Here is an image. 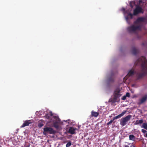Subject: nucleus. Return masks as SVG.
I'll return each instance as SVG.
<instances>
[{
    "instance_id": "obj_26",
    "label": "nucleus",
    "mask_w": 147,
    "mask_h": 147,
    "mask_svg": "<svg viewBox=\"0 0 147 147\" xmlns=\"http://www.w3.org/2000/svg\"><path fill=\"white\" fill-rule=\"evenodd\" d=\"M125 96H126V97H129L130 96V93L129 92L127 93L126 94Z\"/></svg>"
},
{
    "instance_id": "obj_31",
    "label": "nucleus",
    "mask_w": 147,
    "mask_h": 147,
    "mask_svg": "<svg viewBox=\"0 0 147 147\" xmlns=\"http://www.w3.org/2000/svg\"><path fill=\"white\" fill-rule=\"evenodd\" d=\"M74 131H75L77 130V129L76 128H74Z\"/></svg>"
},
{
    "instance_id": "obj_8",
    "label": "nucleus",
    "mask_w": 147,
    "mask_h": 147,
    "mask_svg": "<svg viewBox=\"0 0 147 147\" xmlns=\"http://www.w3.org/2000/svg\"><path fill=\"white\" fill-rule=\"evenodd\" d=\"M126 111L125 110L123 112L120 114L114 117H113V120H115L116 119L120 118L121 117L124 115L126 113Z\"/></svg>"
},
{
    "instance_id": "obj_3",
    "label": "nucleus",
    "mask_w": 147,
    "mask_h": 147,
    "mask_svg": "<svg viewBox=\"0 0 147 147\" xmlns=\"http://www.w3.org/2000/svg\"><path fill=\"white\" fill-rule=\"evenodd\" d=\"M120 91L119 88H117L114 91L113 94L114 97L113 99V102H117L118 99L121 96Z\"/></svg>"
},
{
    "instance_id": "obj_10",
    "label": "nucleus",
    "mask_w": 147,
    "mask_h": 147,
    "mask_svg": "<svg viewBox=\"0 0 147 147\" xmlns=\"http://www.w3.org/2000/svg\"><path fill=\"white\" fill-rule=\"evenodd\" d=\"M99 114V113L92 111L91 112V117H97Z\"/></svg>"
},
{
    "instance_id": "obj_12",
    "label": "nucleus",
    "mask_w": 147,
    "mask_h": 147,
    "mask_svg": "<svg viewBox=\"0 0 147 147\" xmlns=\"http://www.w3.org/2000/svg\"><path fill=\"white\" fill-rule=\"evenodd\" d=\"M138 52V50L137 49L134 47L132 48V53L134 55H136Z\"/></svg>"
},
{
    "instance_id": "obj_6",
    "label": "nucleus",
    "mask_w": 147,
    "mask_h": 147,
    "mask_svg": "<svg viewBox=\"0 0 147 147\" xmlns=\"http://www.w3.org/2000/svg\"><path fill=\"white\" fill-rule=\"evenodd\" d=\"M44 132H48L50 134H55L56 133V131L53 130L51 127H46L43 129Z\"/></svg>"
},
{
    "instance_id": "obj_30",
    "label": "nucleus",
    "mask_w": 147,
    "mask_h": 147,
    "mask_svg": "<svg viewBox=\"0 0 147 147\" xmlns=\"http://www.w3.org/2000/svg\"><path fill=\"white\" fill-rule=\"evenodd\" d=\"M124 147H129V146L128 145H125L124 146Z\"/></svg>"
},
{
    "instance_id": "obj_22",
    "label": "nucleus",
    "mask_w": 147,
    "mask_h": 147,
    "mask_svg": "<svg viewBox=\"0 0 147 147\" xmlns=\"http://www.w3.org/2000/svg\"><path fill=\"white\" fill-rule=\"evenodd\" d=\"M54 127L56 128L57 129L59 127L58 125L56 123H54L53 124Z\"/></svg>"
},
{
    "instance_id": "obj_13",
    "label": "nucleus",
    "mask_w": 147,
    "mask_h": 147,
    "mask_svg": "<svg viewBox=\"0 0 147 147\" xmlns=\"http://www.w3.org/2000/svg\"><path fill=\"white\" fill-rule=\"evenodd\" d=\"M136 139V137L133 134H131L129 136V140L134 141H135Z\"/></svg>"
},
{
    "instance_id": "obj_28",
    "label": "nucleus",
    "mask_w": 147,
    "mask_h": 147,
    "mask_svg": "<svg viewBox=\"0 0 147 147\" xmlns=\"http://www.w3.org/2000/svg\"><path fill=\"white\" fill-rule=\"evenodd\" d=\"M142 131L144 133H145L146 132H147V131L146 130L143 129H142Z\"/></svg>"
},
{
    "instance_id": "obj_19",
    "label": "nucleus",
    "mask_w": 147,
    "mask_h": 147,
    "mask_svg": "<svg viewBox=\"0 0 147 147\" xmlns=\"http://www.w3.org/2000/svg\"><path fill=\"white\" fill-rule=\"evenodd\" d=\"M133 16V14L131 13H129L128 14L127 16L125 18L126 20H127L129 18H130V19H132Z\"/></svg>"
},
{
    "instance_id": "obj_7",
    "label": "nucleus",
    "mask_w": 147,
    "mask_h": 147,
    "mask_svg": "<svg viewBox=\"0 0 147 147\" xmlns=\"http://www.w3.org/2000/svg\"><path fill=\"white\" fill-rule=\"evenodd\" d=\"M146 21V19L144 17H139L134 22V23L135 24H138L141 22H145Z\"/></svg>"
},
{
    "instance_id": "obj_5",
    "label": "nucleus",
    "mask_w": 147,
    "mask_h": 147,
    "mask_svg": "<svg viewBox=\"0 0 147 147\" xmlns=\"http://www.w3.org/2000/svg\"><path fill=\"white\" fill-rule=\"evenodd\" d=\"M143 13L144 11L142 8L141 7L137 5L136 6V8L134 10L133 15L136 16L139 13Z\"/></svg>"
},
{
    "instance_id": "obj_9",
    "label": "nucleus",
    "mask_w": 147,
    "mask_h": 147,
    "mask_svg": "<svg viewBox=\"0 0 147 147\" xmlns=\"http://www.w3.org/2000/svg\"><path fill=\"white\" fill-rule=\"evenodd\" d=\"M30 123L31 122H30V120H26L24 122L22 125L20 127L22 128L26 126H28Z\"/></svg>"
},
{
    "instance_id": "obj_14",
    "label": "nucleus",
    "mask_w": 147,
    "mask_h": 147,
    "mask_svg": "<svg viewBox=\"0 0 147 147\" xmlns=\"http://www.w3.org/2000/svg\"><path fill=\"white\" fill-rule=\"evenodd\" d=\"M147 99V95H145L140 100L141 103H142L144 102Z\"/></svg>"
},
{
    "instance_id": "obj_15",
    "label": "nucleus",
    "mask_w": 147,
    "mask_h": 147,
    "mask_svg": "<svg viewBox=\"0 0 147 147\" xmlns=\"http://www.w3.org/2000/svg\"><path fill=\"white\" fill-rule=\"evenodd\" d=\"M143 119H141L140 120H137L134 124L135 125H138L139 124H141L143 123Z\"/></svg>"
},
{
    "instance_id": "obj_20",
    "label": "nucleus",
    "mask_w": 147,
    "mask_h": 147,
    "mask_svg": "<svg viewBox=\"0 0 147 147\" xmlns=\"http://www.w3.org/2000/svg\"><path fill=\"white\" fill-rule=\"evenodd\" d=\"M142 127L145 129L147 130V124L146 123H143L142 125Z\"/></svg>"
},
{
    "instance_id": "obj_16",
    "label": "nucleus",
    "mask_w": 147,
    "mask_h": 147,
    "mask_svg": "<svg viewBox=\"0 0 147 147\" xmlns=\"http://www.w3.org/2000/svg\"><path fill=\"white\" fill-rule=\"evenodd\" d=\"M114 81L113 75H112L108 79V81L110 82H113Z\"/></svg>"
},
{
    "instance_id": "obj_25",
    "label": "nucleus",
    "mask_w": 147,
    "mask_h": 147,
    "mask_svg": "<svg viewBox=\"0 0 147 147\" xmlns=\"http://www.w3.org/2000/svg\"><path fill=\"white\" fill-rule=\"evenodd\" d=\"M24 147H30V144L28 143H26L24 145Z\"/></svg>"
},
{
    "instance_id": "obj_17",
    "label": "nucleus",
    "mask_w": 147,
    "mask_h": 147,
    "mask_svg": "<svg viewBox=\"0 0 147 147\" xmlns=\"http://www.w3.org/2000/svg\"><path fill=\"white\" fill-rule=\"evenodd\" d=\"M53 114L52 112H51L50 113L46 114L45 117L47 119H49L50 118V117L52 116Z\"/></svg>"
},
{
    "instance_id": "obj_1",
    "label": "nucleus",
    "mask_w": 147,
    "mask_h": 147,
    "mask_svg": "<svg viewBox=\"0 0 147 147\" xmlns=\"http://www.w3.org/2000/svg\"><path fill=\"white\" fill-rule=\"evenodd\" d=\"M135 63L136 65L141 64V68L135 72L132 70H130L126 77L127 78L128 77L133 75L134 73L137 80L141 79L147 75V60L145 57H141L137 60Z\"/></svg>"
},
{
    "instance_id": "obj_2",
    "label": "nucleus",
    "mask_w": 147,
    "mask_h": 147,
    "mask_svg": "<svg viewBox=\"0 0 147 147\" xmlns=\"http://www.w3.org/2000/svg\"><path fill=\"white\" fill-rule=\"evenodd\" d=\"M141 29V26L140 25L135 26L132 25L127 28L128 31L130 33H135L137 30H140Z\"/></svg>"
},
{
    "instance_id": "obj_4",
    "label": "nucleus",
    "mask_w": 147,
    "mask_h": 147,
    "mask_svg": "<svg viewBox=\"0 0 147 147\" xmlns=\"http://www.w3.org/2000/svg\"><path fill=\"white\" fill-rule=\"evenodd\" d=\"M132 117L131 115H129L121 119L120 121V124L124 126L127 124V122L129 121Z\"/></svg>"
},
{
    "instance_id": "obj_23",
    "label": "nucleus",
    "mask_w": 147,
    "mask_h": 147,
    "mask_svg": "<svg viewBox=\"0 0 147 147\" xmlns=\"http://www.w3.org/2000/svg\"><path fill=\"white\" fill-rule=\"evenodd\" d=\"M135 4V3L133 1L131 2L130 3V6L131 7L133 8V5L132 4Z\"/></svg>"
},
{
    "instance_id": "obj_27",
    "label": "nucleus",
    "mask_w": 147,
    "mask_h": 147,
    "mask_svg": "<svg viewBox=\"0 0 147 147\" xmlns=\"http://www.w3.org/2000/svg\"><path fill=\"white\" fill-rule=\"evenodd\" d=\"M126 96H124L121 98V99L123 100H125L126 99Z\"/></svg>"
},
{
    "instance_id": "obj_11",
    "label": "nucleus",
    "mask_w": 147,
    "mask_h": 147,
    "mask_svg": "<svg viewBox=\"0 0 147 147\" xmlns=\"http://www.w3.org/2000/svg\"><path fill=\"white\" fill-rule=\"evenodd\" d=\"M68 132L71 134H73L75 133L74 131V128L73 127H70L69 128L68 130Z\"/></svg>"
},
{
    "instance_id": "obj_18",
    "label": "nucleus",
    "mask_w": 147,
    "mask_h": 147,
    "mask_svg": "<svg viewBox=\"0 0 147 147\" xmlns=\"http://www.w3.org/2000/svg\"><path fill=\"white\" fill-rule=\"evenodd\" d=\"M44 125L43 122L42 121H39L38 122V126L39 128L41 127Z\"/></svg>"
},
{
    "instance_id": "obj_29",
    "label": "nucleus",
    "mask_w": 147,
    "mask_h": 147,
    "mask_svg": "<svg viewBox=\"0 0 147 147\" xmlns=\"http://www.w3.org/2000/svg\"><path fill=\"white\" fill-rule=\"evenodd\" d=\"M130 147H136L134 145H131V146H130Z\"/></svg>"
},
{
    "instance_id": "obj_34",
    "label": "nucleus",
    "mask_w": 147,
    "mask_h": 147,
    "mask_svg": "<svg viewBox=\"0 0 147 147\" xmlns=\"http://www.w3.org/2000/svg\"><path fill=\"white\" fill-rule=\"evenodd\" d=\"M123 10H125L124 9H123Z\"/></svg>"
},
{
    "instance_id": "obj_32",
    "label": "nucleus",
    "mask_w": 147,
    "mask_h": 147,
    "mask_svg": "<svg viewBox=\"0 0 147 147\" xmlns=\"http://www.w3.org/2000/svg\"><path fill=\"white\" fill-rule=\"evenodd\" d=\"M127 143L129 145H130L131 144V143Z\"/></svg>"
},
{
    "instance_id": "obj_24",
    "label": "nucleus",
    "mask_w": 147,
    "mask_h": 147,
    "mask_svg": "<svg viewBox=\"0 0 147 147\" xmlns=\"http://www.w3.org/2000/svg\"><path fill=\"white\" fill-rule=\"evenodd\" d=\"M113 120V118L112 120H111L108 123H107V125H109L111 124L113 121L114 120Z\"/></svg>"
},
{
    "instance_id": "obj_21",
    "label": "nucleus",
    "mask_w": 147,
    "mask_h": 147,
    "mask_svg": "<svg viewBox=\"0 0 147 147\" xmlns=\"http://www.w3.org/2000/svg\"><path fill=\"white\" fill-rule=\"evenodd\" d=\"M71 145V142H69L67 143L66 144V147H69Z\"/></svg>"
},
{
    "instance_id": "obj_33",
    "label": "nucleus",
    "mask_w": 147,
    "mask_h": 147,
    "mask_svg": "<svg viewBox=\"0 0 147 147\" xmlns=\"http://www.w3.org/2000/svg\"><path fill=\"white\" fill-rule=\"evenodd\" d=\"M146 136L147 137V133L146 134Z\"/></svg>"
}]
</instances>
